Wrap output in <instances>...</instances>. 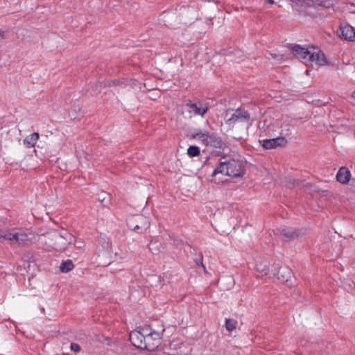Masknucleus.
<instances>
[{"label": "nucleus", "mask_w": 355, "mask_h": 355, "mask_svg": "<svg viewBox=\"0 0 355 355\" xmlns=\"http://www.w3.org/2000/svg\"><path fill=\"white\" fill-rule=\"evenodd\" d=\"M97 200L105 207H109L111 205V195L105 191H101L97 194Z\"/></svg>", "instance_id": "nucleus-16"}, {"label": "nucleus", "mask_w": 355, "mask_h": 355, "mask_svg": "<svg viewBox=\"0 0 355 355\" xmlns=\"http://www.w3.org/2000/svg\"><path fill=\"white\" fill-rule=\"evenodd\" d=\"M76 247H77V248H80V243H78V245H76Z\"/></svg>", "instance_id": "nucleus-34"}, {"label": "nucleus", "mask_w": 355, "mask_h": 355, "mask_svg": "<svg viewBox=\"0 0 355 355\" xmlns=\"http://www.w3.org/2000/svg\"><path fill=\"white\" fill-rule=\"evenodd\" d=\"M197 266H205L202 263V257L199 255L198 258L195 260Z\"/></svg>", "instance_id": "nucleus-24"}, {"label": "nucleus", "mask_w": 355, "mask_h": 355, "mask_svg": "<svg viewBox=\"0 0 355 355\" xmlns=\"http://www.w3.org/2000/svg\"><path fill=\"white\" fill-rule=\"evenodd\" d=\"M294 55L304 62L315 63L318 66L327 64L324 53L317 47H304L300 45H294L292 47Z\"/></svg>", "instance_id": "nucleus-2"}, {"label": "nucleus", "mask_w": 355, "mask_h": 355, "mask_svg": "<svg viewBox=\"0 0 355 355\" xmlns=\"http://www.w3.org/2000/svg\"><path fill=\"white\" fill-rule=\"evenodd\" d=\"M155 355H168V354H155Z\"/></svg>", "instance_id": "nucleus-32"}, {"label": "nucleus", "mask_w": 355, "mask_h": 355, "mask_svg": "<svg viewBox=\"0 0 355 355\" xmlns=\"http://www.w3.org/2000/svg\"><path fill=\"white\" fill-rule=\"evenodd\" d=\"M130 229L139 234L144 233L150 227L149 220L143 216L132 217L128 222Z\"/></svg>", "instance_id": "nucleus-8"}, {"label": "nucleus", "mask_w": 355, "mask_h": 355, "mask_svg": "<svg viewBox=\"0 0 355 355\" xmlns=\"http://www.w3.org/2000/svg\"><path fill=\"white\" fill-rule=\"evenodd\" d=\"M76 247H77V248H80V243H78V245H76Z\"/></svg>", "instance_id": "nucleus-33"}, {"label": "nucleus", "mask_w": 355, "mask_h": 355, "mask_svg": "<svg viewBox=\"0 0 355 355\" xmlns=\"http://www.w3.org/2000/svg\"><path fill=\"white\" fill-rule=\"evenodd\" d=\"M70 348L72 351H73L75 352H79L81 349L80 346L78 344L75 343H71Z\"/></svg>", "instance_id": "nucleus-22"}, {"label": "nucleus", "mask_w": 355, "mask_h": 355, "mask_svg": "<svg viewBox=\"0 0 355 355\" xmlns=\"http://www.w3.org/2000/svg\"><path fill=\"white\" fill-rule=\"evenodd\" d=\"M330 6V2L328 1V5L327 6V7H329Z\"/></svg>", "instance_id": "nucleus-36"}, {"label": "nucleus", "mask_w": 355, "mask_h": 355, "mask_svg": "<svg viewBox=\"0 0 355 355\" xmlns=\"http://www.w3.org/2000/svg\"><path fill=\"white\" fill-rule=\"evenodd\" d=\"M40 138V135L38 132H33L29 135H28L24 140V144L27 148H33L35 146L36 143L37 142Z\"/></svg>", "instance_id": "nucleus-15"}, {"label": "nucleus", "mask_w": 355, "mask_h": 355, "mask_svg": "<svg viewBox=\"0 0 355 355\" xmlns=\"http://www.w3.org/2000/svg\"><path fill=\"white\" fill-rule=\"evenodd\" d=\"M203 270L205 272H206V268L205 267H203Z\"/></svg>", "instance_id": "nucleus-35"}, {"label": "nucleus", "mask_w": 355, "mask_h": 355, "mask_svg": "<svg viewBox=\"0 0 355 355\" xmlns=\"http://www.w3.org/2000/svg\"><path fill=\"white\" fill-rule=\"evenodd\" d=\"M147 335V330L145 329V326L139 327L138 330L132 331L130 333L129 339L132 345L141 349L146 348L145 344V336Z\"/></svg>", "instance_id": "nucleus-9"}, {"label": "nucleus", "mask_w": 355, "mask_h": 355, "mask_svg": "<svg viewBox=\"0 0 355 355\" xmlns=\"http://www.w3.org/2000/svg\"><path fill=\"white\" fill-rule=\"evenodd\" d=\"M292 1L295 3L296 5H302L304 4L305 2L303 0H292Z\"/></svg>", "instance_id": "nucleus-27"}, {"label": "nucleus", "mask_w": 355, "mask_h": 355, "mask_svg": "<svg viewBox=\"0 0 355 355\" xmlns=\"http://www.w3.org/2000/svg\"><path fill=\"white\" fill-rule=\"evenodd\" d=\"M281 234L290 239H296L300 236L299 231L294 228H283Z\"/></svg>", "instance_id": "nucleus-17"}, {"label": "nucleus", "mask_w": 355, "mask_h": 355, "mask_svg": "<svg viewBox=\"0 0 355 355\" xmlns=\"http://www.w3.org/2000/svg\"><path fill=\"white\" fill-rule=\"evenodd\" d=\"M273 271L277 278L282 282H287L291 277L289 268H274Z\"/></svg>", "instance_id": "nucleus-14"}, {"label": "nucleus", "mask_w": 355, "mask_h": 355, "mask_svg": "<svg viewBox=\"0 0 355 355\" xmlns=\"http://www.w3.org/2000/svg\"><path fill=\"white\" fill-rule=\"evenodd\" d=\"M352 97L355 98V91L352 94Z\"/></svg>", "instance_id": "nucleus-31"}, {"label": "nucleus", "mask_w": 355, "mask_h": 355, "mask_svg": "<svg viewBox=\"0 0 355 355\" xmlns=\"http://www.w3.org/2000/svg\"><path fill=\"white\" fill-rule=\"evenodd\" d=\"M187 153L190 157H196L200 155V149L198 146H191L187 150Z\"/></svg>", "instance_id": "nucleus-21"}, {"label": "nucleus", "mask_w": 355, "mask_h": 355, "mask_svg": "<svg viewBox=\"0 0 355 355\" xmlns=\"http://www.w3.org/2000/svg\"><path fill=\"white\" fill-rule=\"evenodd\" d=\"M73 268H60V272L62 273H67L71 270Z\"/></svg>", "instance_id": "nucleus-26"}, {"label": "nucleus", "mask_w": 355, "mask_h": 355, "mask_svg": "<svg viewBox=\"0 0 355 355\" xmlns=\"http://www.w3.org/2000/svg\"><path fill=\"white\" fill-rule=\"evenodd\" d=\"M265 1L270 4H274L275 1L273 0H265Z\"/></svg>", "instance_id": "nucleus-28"}, {"label": "nucleus", "mask_w": 355, "mask_h": 355, "mask_svg": "<svg viewBox=\"0 0 355 355\" xmlns=\"http://www.w3.org/2000/svg\"><path fill=\"white\" fill-rule=\"evenodd\" d=\"M186 106L188 107L190 113H193L196 115L204 116L208 110V107L202 105L201 102L193 103L189 101L187 103Z\"/></svg>", "instance_id": "nucleus-11"}, {"label": "nucleus", "mask_w": 355, "mask_h": 355, "mask_svg": "<svg viewBox=\"0 0 355 355\" xmlns=\"http://www.w3.org/2000/svg\"><path fill=\"white\" fill-rule=\"evenodd\" d=\"M119 80H114L112 81V85H116V83H119Z\"/></svg>", "instance_id": "nucleus-29"}, {"label": "nucleus", "mask_w": 355, "mask_h": 355, "mask_svg": "<svg viewBox=\"0 0 355 355\" xmlns=\"http://www.w3.org/2000/svg\"><path fill=\"white\" fill-rule=\"evenodd\" d=\"M145 329L147 330V335L145 336V344H146V350L155 351L158 349L164 331L163 327L159 331L155 330L150 325H146Z\"/></svg>", "instance_id": "nucleus-6"}, {"label": "nucleus", "mask_w": 355, "mask_h": 355, "mask_svg": "<svg viewBox=\"0 0 355 355\" xmlns=\"http://www.w3.org/2000/svg\"><path fill=\"white\" fill-rule=\"evenodd\" d=\"M237 321L234 319H226L225 320V329L228 331H232L236 329L237 326Z\"/></svg>", "instance_id": "nucleus-18"}, {"label": "nucleus", "mask_w": 355, "mask_h": 355, "mask_svg": "<svg viewBox=\"0 0 355 355\" xmlns=\"http://www.w3.org/2000/svg\"><path fill=\"white\" fill-rule=\"evenodd\" d=\"M60 266H74L73 261L71 259L63 261Z\"/></svg>", "instance_id": "nucleus-23"}, {"label": "nucleus", "mask_w": 355, "mask_h": 355, "mask_svg": "<svg viewBox=\"0 0 355 355\" xmlns=\"http://www.w3.org/2000/svg\"><path fill=\"white\" fill-rule=\"evenodd\" d=\"M287 144V140L283 137L266 139L263 141V147L266 149H272L277 147H283Z\"/></svg>", "instance_id": "nucleus-10"}, {"label": "nucleus", "mask_w": 355, "mask_h": 355, "mask_svg": "<svg viewBox=\"0 0 355 355\" xmlns=\"http://www.w3.org/2000/svg\"><path fill=\"white\" fill-rule=\"evenodd\" d=\"M257 272L260 273L261 276L266 275L268 274V268H263L261 270L257 268Z\"/></svg>", "instance_id": "nucleus-25"}, {"label": "nucleus", "mask_w": 355, "mask_h": 355, "mask_svg": "<svg viewBox=\"0 0 355 355\" xmlns=\"http://www.w3.org/2000/svg\"><path fill=\"white\" fill-rule=\"evenodd\" d=\"M21 259L24 263H28L29 266L31 263L35 262L34 256L33 253L31 252H24L22 255Z\"/></svg>", "instance_id": "nucleus-20"}, {"label": "nucleus", "mask_w": 355, "mask_h": 355, "mask_svg": "<svg viewBox=\"0 0 355 355\" xmlns=\"http://www.w3.org/2000/svg\"><path fill=\"white\" fill-rule=\"evenodd\" d=\"M64 236L57 232H51L44 235L45 244L55 250H61L64 249L68 243L71 242V235L66 233Z\"/></svg>", "instance_id": "nucleus-5"}, {"label": "nucleus", "mask_w": 355, "mask_h": 355, "mask_svg": "<svg viewBox=\"0 0 355 355\" xmlns=\"http://www.w3.org/2000/svg\"><path fill=\"white\" fill-rule=\"evenodd\" d=\"M226 123L229 125H234L236 123H247L248 127L252 125V121L250 114L242 107L237 108L230 117L226 119Z\"/></svg>", "instance_id": "nucleus-7"}, {"label": "nucleus", "mask_w": 355, "mask_h": 355, "mask_svg": "<svg viewBox=\"0 0 355 355\" xmlns=\"http://www.w3.org/2000/svg\"><path fill=\"white\" fill-rule=\"evenodd\" d=\"M350 178L351 173L347 167L342 166L339 168L336 175V180L338 182L341 184H346L349 182Z\"/></svg>", "instance_id": "nucleus-12"}, {"label": "nucleus", "mask_w": 355, "mask_h": 355, "mask_svg": "<svg viewBox=\"0 0 355 355\" xmlns=\"http://www.w3.org/2000/svg\"><path fill=\"white\" fill-rule=\"evenodd\" d=\"M161 243L157 241H152L148 244V248L153 254L160 252Z\"/></svg>", "instance_id": "nucleus-19"}, {"label": "nucleus", "mask_w": 355, "mask_h": 355, "mask_svg": "<svg viewBox=\"0 0 355 355\" xmlns=\"http://www.w3.org/2000/svg\"><path fill=\"white\" fill-rule=\"evenodd\" d=\"M192 138L207 147L222 150L226 147L225 143L220 136L208 131L203 132L201 130H198L192 135Z\"/></svg>", "instance_id": "nucleus-4"}, {"label": "nucleus", "mask_w": 355, "mask_h": 355, "mask_svg": "<svg viewBox=\"0 0 355 355\" xmlns=\"http://www.w3.org/2000/svg\"><path fill=\"white\" fill-rule=\"evenodd\" d=\"M33 236L31 233H26L22 230H0V240L3 239L19 245H31L33 243Z\"/></svg>", "instance_id": "nucleus-3"}, {"label": "nucleus", "mask_w": 355, "mask_h": 355, "mask_svg": "<svg viewBox=\"0 0 355 355\" xmlns=\"http://www.w3.org/2000/svg\"><path fill=\"white\" fill-rule=\"evenodd\" d=\"M3 31H0V37H3Z\"/></svg>", "instance_id": "nucleus-30"}, {"label": "nucleus", "mask_w": 355, "mask_h": 355, "mask_svg": "<svg viewBox=\"0 0 355 355\" xmlns=\"http://www.w3.org/2000/svg\"><path fill=\"white\" fill-rule=\"evenodd\" d=\"M342 38L349 40L355 41V29L349 25H346L340 28V35Z\"/></svg>", "instance_id": "nucleus-13"}, {"label": "nucleus", "mask_w": 355, "mask_h": 355, "mask_svg": "<svg viewBox=\"0 0 355 355\" xmlns=\"http://www.w3.org/2000/svg\"><path fill=\"white\" fill-rule=\"evenodd\" d=\"M220 173L232 178H241L245 174V165L243 162L235 159L220 161L212 173L211 181L219 183L220 181L217 180L216 176Z\"/></svg>", "instance_id": "nucleus-1"}]
</instances>
